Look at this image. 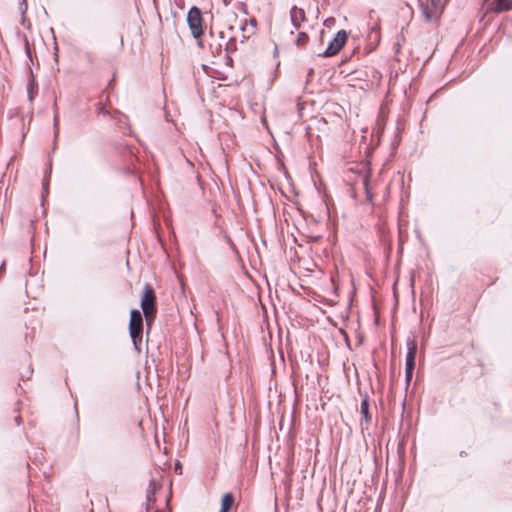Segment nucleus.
I'll use <instances>...</instances> for the list:
<instances>
[{"label": "nucleus", "instance_id": "1", "mask_svg": "<svg viewBox=\"0 0 512 512\" xmlns=\"http://www.w3.org/2000/svg\"><path fill=\"white\" fill-rule=\"evenodd\" d=\"M187 24L192 36L199 39L203 35V17L201 10L192 6L187 13Z\"/></svg>", "mask_w": 512, "mask_h": 512}, {"label": "nucleus", "instance_id": "2", "mask_svg": "<svg viewBox=\"0 0 512 512\" xmlns=\"http://www.w3.org/2000/svg\"><path fill=\"white\" fill-rule=\"evenodd\" d=\"M347 38L348 34L345 30L338 31L334 38L329 42L326 50L323 53L319 54V56L324 58L335 56L340 52V50L346 43Z\"/></svg>", "mask_w": 512, "mask_h": 512}, {"label": "nucleus", "instance_id": "3", "mask_svg": "<svg viewBox=\"0 0 512 512\" xmlns=\"http://www.w3.org/2000/svg\"><path fill=\"white\" fill-rule=\"evenodd\" d=\"M129 333L131 340L143 337V317L138 309H133L130 312Z\"/></svg>", "mask_w": 512, "mask_h": 512}, {"label": "nucleus", "instance_id": "4", "mask_svg": "<svg viewBox=\"0 0 512 512\" xmlns=\"http://www.w3.org/2000/svg\"><path fill=\"white\" fill-rule=\"evenodd\" d=\"M426 21L435 19L441 13L440 0H418Z\"/></svg>", "mask_w": 512, "mask_h": 512}, {"label": "nucleus", "instance_id": "5", "mask_svg": "<svg viewBox=\"0 0 512 512\" xmlns=\"http://www.w3.org/2000/svg\"><path fill=\"white\" fill-rule=\"evenodd\" d=\"M140 306L144 316H147L151 312L157 311L155 293L154 290L149 285H146L144 287V292L141 298Z\"/></svg>", "mask_w": 512, "mask_h": 512}, {"label": "nucleus", "instance_id": "6", "mask_svg": "<svg viewBox=\"0 0 512 512\" xmlns=\"http://www.w3.org/2000/svg\"><path fill=\"white\" fill-rule=\"evenodd\" d=\"M106 101H108V95L105 92H102L99 95L98 102L96 103L97 115H99V116L101 115L103 117H108L111 119H117L118 116L121 115V113L118 110H115L113 112L109 111L105 106Z\"/></svg>", "mask_w": 512, "mask_h": 512}, {"label": "nucleus", "instance_id": "7", "mask_svg": "<svg viewBox=\"0 0 512 512\" xmlns=\"http://www.w3.org/2000/svg\"><path fill=\"white\" fill-rule=\"evenodd\" d=\"M407 346V354L405 361V369H413L415 368V360L417 354V342L414 338H407L406 340Z\"/></svg>", "mask_w": 512, "mask_h": 512}, {"label": "nucleus", "instance_id": "8", "mask_svg": "<svg viewBox=\"0 0 512 512\" xmlns=\"http://www.w3.org/2000/svg\"><path fill=\"white\" fill-rule=\"evenodd\" d=\"M290 18L294 28L299 29L301 23L305 20V11L302 8L293 6L290 10Z\"/></svg>", "mask_w": 512, "mask_h": 512}, {"label": "nucleus", "instance_id": "9", "mask_svg": "<svg viewBox=\"0 0 512 512\" xmlns=\"http://www.w3.org/2000/svg\"><path fill=\"white\" fill-rule=\"evenodd\" d=\"M256 26H257V21L254 18L244 21V23L241 25V31L243 32L241 42H244L251 35H253L255 33Z\"/></svg>", "mask_w": 512, "mask_h": 512}, {"label": "nucleus", "instance_id": "10", "mask_svg": "<svg viewBox=\"0 0 512 512\" xmlns=\"http://www.w3.org/2000/svg\"><path fill=\"white\" fill-rule=\"evenodd\" d=\"M29 74H30V77H29V80L27 83V96H28V100L30 102H33V100L35 99V97L38 93V83H37L31 69H29Z\"/></svg>", "mask_w": 512, "mask_h": 512}, {"label": "nucleus", "instance_id": "11", "mask_svg": "<svg viewBox=\"0 0 512 512\" xmlns=\"http://www.w3.org/2000/svg\"><path fill=\"white\" fill-rule=\"evenodd\" d=\"M234 496L231 493H226L223 495L221 500V509L220 512H229V510L234 505Z\"/></svg>", "mask_w": 512, "mask_h": 512}, {"label": "nucleus", "instance_id": "12", "mask_svg": "<svg viewBox=\"0 0 512 512\" xmlns=\"http://www.w3.org/2000/svg\"><path fill=\"white\" fill-rule=\"evenodd\" d=\"M155 491H156V484L151 481L149 484V487L146 491V504H147V510L151 509V505L155 502Z\"/></svg>", "mask_w": 512, "mask_h": 512}, {"label": "nucleus", "instance_id": "13", "mask_svg": "<svg viewBox=\"0 0 512 512\" xmlns=\"http://www.w3.org/2000/svg\"><path fill=\"white\" fill-rule=\"evenodd\" d=\"M493 4L496 12L512 10V0H495Z\"/></svg>", "mask_w": 512, "mask_h": 512}, {"label": "nucleus", "instance_id": "14", "mask_svg": "<svg viewBox=\"0 0 512 512\" xmlns=\"http://www.w3.org/2000/svg\"><path fill=\"white\" fill-rule=\"evenodd\" d=\"M361 414L363 415L366 423H369L371 421V416L369 414V403L368 399H363L361 401L360 405Z\"/></svg>", "mask_w": 512, "mask_h": 512}, {"label": "nucleus", "instance_id": "15", "mask_svg": "<svg viewBox=\"0 0 512 512\" xmlns=\"http://www.w3.org/2000/svg\"><path fill=\"white\" fill-rule=\"evenodd\" d=\"M308 40H309L308 35L306 33H304V32H300L298 34L297 39H296V45L297 46H303V45H305L308 42Z\"/></svg>", "mask_w": 512, "mask_h": 512}, {"label": "nucleus", "instance_id": "16", "mask_svg": "<svg viewBox=\"0 0 512 512\" xmlns=\"http://www.w3.org/2000/svg\"><path fill=\"white\" fill-rule=\"evenodd\" d=\"M236 50V40L234 38H230L226 43V51L227 53H232Z\"/></svg>", "mask_w": 512, "mask_h": 512}, {"label": "nucleus", "instance_id": "17", "mask_svg": "<svg viewBox=\"0 0 512 512\" xmlns=\"http://www.w3.org/2000/svg\"><path fill=\"white\" fill-rule=\"evenodd\" d=\"M155 316H156V312H151L149 313L147 316H145V319H146V325L148 328L151 327L154 319H155Z\"/></svg>", "mask_w": 512, "mask_h": 512}, {"label": "nucleus", "instance_id": "18", "mask_svg": "<svg viewBox=\"0 0 512 512\" xmlns=\"http://www.w3.org/2000/svg\"><path fill=\"white\" fill-rule=\"evenodd\" d=\"M142 338L143 337H139V338H135V340H132V343H133V346L135 348V350L140 353L141 352V343H142Z\"/></svg>", "mask_w": 512, "mask_h": 512}, {"label": "nucleus", "instance_id": "19", "mask_svg": "<svg viewBox=\"0 0 512 512\" xmlns=\"http://www.w3.org/2000/svg\"><path fill=\"white\" fill-rule=\"evenodd\" d=\"M413 371H414L413 369H405V381H406L407 386L409 385V383L412 379Z\"/></svg>", "mask_w": 512, "mask_h": 512}, {"label": "nucleus", "instance_id": "20", "mask_svg": "<svg viewBox=\"0 0 512 512\" xmlns=\"http://www.w3.org/2000/svg\"><path fill=\"white\" fill-rule=\"evenodd\" d=\"M54 134H55V138L58 136V133H59V118H58V115L55 114L54 116Z\"/></svg>", "mask_w": 512, "mask_h": 512}, {"label": "nucleus", "instance_id": "21", "mask_svg": "<svg viewBox=\"0 0 512 512\" xmlns=\"http://www.w3.org/2000/svg\"><path fill=\"white\" fill-rule=\"evenodd\" d=\"M19 10L22 14H24L27 11V3L26 0H20L19 3Z\"/></svg>", "mask_w": 512, "mask_h": 512}, {"label": "nucleus", "instance_id": "22", "mask_svg": "<svg viewBox=\"0 0 512 512\" xmlns=\"http://www.w3.org/2000/svg\"><path fill=\"white\" fill-rule=\"evenodd\" d=\"M32 373H33V369H32L31 367H29V368L27 369V372H26V373H24V374H22L21 378H22V379H24V378L29 379V378L31 377Z\"/></svg>", "mask_w": 512, "mask_h": 512}, {"label": "nucleus", "instance_id": "23", "mask_svg": "<svg viewBox=\"0 0 512 512\" xmlns=\"http://www.w3.org/2000/svg\"><path fill=\"white\" fill-rule=\"evenodd\" d=\"M175 472L178 473V474H182V467H181V464L179 462H177L175 464Z\"/></svg>", "mask_w": 512, "mask_h": 512}, {"label": "nucleus", "instance_id": "24", "mask_svg": "<svg viewBox=\"0 0 512 512\" xmlns=\"http://www.w3.org/2000/svg\"><path fill=\"white\" fill-rule=\"evenodd\" d=\"M14 421L16 423L17 426H20L22 424V417L20 415H17L15 418H14Z\"/></svg>", "mask_w": 512, "mask_h": 512}, {"label": "nucleus", "instance_id": "25", "mask_svg": "<svg viewBox=\"0 0 512 512\" xmlns=\"http://www.w3.org/2000/svg\"><path fill=\"white\" fill-rule=\"evenodd\" d=\"M43 191L45 194H48V183L47 182H43Z\"/></svg>", "mask_w": 512, "mask_h": 512}, {"label": "nucleus", "instance_id": "26", "mask_svg": "<svg viewBox=\"0 0 512 512\" xmlns=\"http://www.w3.org/2000/svg\"><path fill=\"white\" fill-rule=\"evenodd\" d=\"M313 74H314V69L310 68L308 71V75H307L308 79L311 78L313 76Z\"/></svg>", "mask_w": 512, "mask_h": 512}, {"label": "nucleus", "instance_id": "27", "mask_svg": "<svg viewBox=\"0 0 512 512\" xmlns=\"http://www.w3.org/2000/svg\"><path fill=\"white\" fill-rule=\"evenodd\" d=\"M5 265H6V262L3 261L2 264L0 265V274L5 270Z\"/></svg>", "mask_w": 512, "mask_h": 512}, {"label": "nucleus", "instance_id": "28", "mask_svg": "<svg viewBox=\"0 0 512 512\" xmlns=\"http://www.w3.org/2000/svg\"><path fill=\"white\" fill-rule=\"evenodd\" d=\"M26 51H27L28 55L30 56V52H29V48L28 47L26 48Z\"/></svg>", "mask_w": 512, "mask_h": 512}]
</instances>
